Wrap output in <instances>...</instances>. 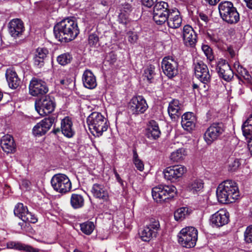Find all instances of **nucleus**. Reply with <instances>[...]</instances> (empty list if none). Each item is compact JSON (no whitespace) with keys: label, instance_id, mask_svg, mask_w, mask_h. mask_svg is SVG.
I'll return each mask as SVG.
<instances>
[{"label":"nucleus","instance_id":"obj_1","mask_svg":"<svg viewBox=\"0 0 252 252\" xmlns=\"http://www.w3.org/2000/svg\"><path fill=\"white\" fill-rule=\"evenodd\" d=\"M54 33L58 41L68 42L77 36L79 30L74 20L65 18L55 25Z\"/></svg>","mask_w":252,"mask_h":252},{"label":"nucleus","instance_id":"obj_2","mask_svg":"<svg viewBox=\"0 0 252 252\" xmlns=\"http://www.w3.org/2000/svg\"><path fill=\"white\" fill-rule=\"evenodd\" d=\"M216 194L219 202L231 203L235 201L239 196V190L237 184L231 180L223 181L218 187Z\"/></svg>","mask_w":252,"mask_h":252},{"label":"nucleus","instance_id":"obj_3","mask_svg":"<svg viewBox=\"0 0 252 252\" xmlns=\"http://www.w3.org/2000/svg\"><path fill=\"white\" fill-rule=\"evenodd\" d=\"M87 122L91 132L95 137L101 136L108 129L106 119L97 112L92 113L88 117Z\"/></svg>","mask_w":252,"mask_h":252},{"label":"nucleus","instance_id":"obj_4","mask_svg":"<svg viewBox=\"0 0 252 252\" xmlns=\"http://www.w3.org/2000/svg\"><path fill=\"white\" fill-rule=\"evenodd\" d=\"M218 9L220 18L228 24H235L239 21V14L232 2L222 1L219 4Z\"/></svg>","mask_w":252,"mask_h":252},{"label":"nucleus","instance_id":"obj_5","mask_svg":"<svg viewBox=\"0 0 252 252\" xmlns=\"http://www.w3.org/2000/svg\"><path fill=\"white\" fill-rule=\"evenodd\" d=\"M198 231L192 226L183 228L178 235V242L187 248L194 247L197 240Z\"/></svg>","mask_w":252,"mask_h":252},{"label":"nucleus","instance_id":"obj_6","mask_svg":"<svg viewBox=\"0 0 252 252\" xmlns=\"http://www.w3.org/2000/svg\"><path fill=\"white\" fill-rule=\"evenodd\" d=\"M176 189L174 186L160 185L152 189V194L153 199L158 203H162L172 198L176 193Z\"/></svg>","mask_w":252,"mask_h":252},{"label":"nucleus","instance_id":"obj_7","mask_svg":"<svg viewBox=\"0 0 252 252\" xmlns=\"http://www.w3.org/2000/svg\"><path fill=\"white\" fill-rule=\"evenodd\" d=\"M171 11L167 2H158L154 6L153 20L157 25H162L167 21Z\"/></svg>","mask_w":252,"mask_h":252},{"label":"nucleus","instance_id":"obj_8","mask_svg":"<svg viewBox=\"0 0 252 252\" xmlns=\"http://www.w3.org/2000/svg\"><path fill=\"white\" fill-rule=\"evenodd\" d=\"M51 184L54 189L59 193H65L71 189V183L64 174L54 175L51 180Z\"/></svg>","mask_w":252,"mask_h":252},{"label":"nucleus","instance_id":"obj_9","mask_svg":"<svg viewBox=\"0 0 252 252\" xmlns=\"http://www.w3.org/2000/svg\"><path fill=\"white\" fill-rule=\"evenodd\" d=\"M224 130L225 127L222 122L213 123L206 130L204 139L208 145H211L221 137Z\"/></svg>","mask_w":252,"mask_h":252},{"label":"nucleus","instance_id":"obj_10","mask_svg":"<svg viewBox=\"0 0 252 252\" xmlns=\"http://www.w3.org/2000/svg\"><path fill=\"white\" fill-rule=\"evenodd\" d=\"M56 103L53 98L45 95L35 102V108L38 114L44 116L51 113L55 109Z\"/></svg>","mask_w":252,"mask_h":252},{"label":"nucleus","instance_id":"obj_11","mask_svg":"<svg viewBox=\"0 0 252 252\" xmlns=\"http://www.w3.org/2000/svg\"><path fill=\"white\" fill-rule=\"evenodd\" d=\"M148 108L146 101L142 95L132 97L128 104L129 112L134 115L143 114Z\"/></svg>","mask_w":252,"mask_h":252},{"label":"nucleus","instance_id":"obj_12","mask_svg":"<svg viewBox=\"0 0 252 252\" xmlns=\"http://www.w3.org/2000/svg\"><path fill=\"white\" fill-rule=\"evenodd\" d=\"M160 227L158 220L152 219L150 223L141 230L138 235L143 241L149 242L153 237H156Z\"/></svg>","mask_w":252,"mask_h":252},{"label":"nucleus","instance_id":"obj_13","mask_svg":"<svg viewBox=\"0 0 252 252\" xmlns=\"http://www.w3.org/2000/svg\"><path fill=\"white\" fill-rule=\"evenodd\" d=\"M161 67L163 73L169 78L178 74V63L173 57H164L161 62Z\"/></svg>","mask_w":252,"mask_h":252},{"label":"nucleus","instance_id":"obj_14","mask_svg":"<svg viewBox=\"0 0 252 252\" xmlns=\"http://www.w3.org/2000/svg\"><path fill=\"white\" fill-rule=\"evenodd\" d=\"M194 73L195 77L204 84L209 83L211 79L207 65L202 61L194 63Z\"/></svg>","mask_w":252,"mask_h":252},{"label":"nucleus","instance_id":"obj_15","mask_svg":"<svg viewBox=\"0 0 252 252\" xmlns=\"http://www.w3.org/2000/svg\"><path fill=\"white\" fill-rule=\"evenodd\" d=\"M55 121V117L52 116L44 118L33 127L32 129L33 135L40 136L45 134Z\"/></svg>","mask_w":252,"mask_h":252},{"label":"nucleus","instance_id":"obj_16","mask_svg":"<svg viewBox=\"0 0 252 252\" xmlns=\"http://www.w3.org/2000/svg\"><path fill=\"white\" fill-rule=\"evenodd\" d=\"M48 92L46 83L37 78H33L29 85V93L32 96L44 95Z\"/></svg>","mask_w":252,"mask_h":252},{"label":"nucleus","instance_id":"obj_17","mask_svg":"<svg viewBox=\"0 0 252 252\" xmlns=\"http://www.w3.org/2000/svg\"><path fill=\"white\" fill-rule=\"evenodd\" d=\"M216 70L219 76L227 82L233 77L234 73L229 64L225 60L220 59L217 63Z\"/></svg>","mask_w":252,"mask_h":252},{"label":"nucleus","instance_id":"obj_18","mask_svg":"<svg viewBox=\"0 0 252 252\" xmlns=\"http://www.w3.org/2000/svg\"><path fill=\"white\" fill-rule=\"evenodd\" d=\"M186 171V168L184 166L176 165L167 167L163 171V174L166 179L174 181L182 177Z\"/></svg>","mask_w":252,"mask_h":252},{"label":"nucleus","instance_id":"obj_19","mask_svg":"<svg viewBox=\"0 0 252 252\" xmlns=\"http://www.w3.org/2000/svg\"><path fill=\"white\" fill-rule=\"evenodd\" d=\"M183 37L184 43L187 46L193 47L197 42V34L189 25H187L184 27Z\"/></svg>","mask_w":252,"mask_h":252},{"label":"nucleus","instance_id":"obj_20","mask_svg":"<svg viewBox=\"0 0 252 252\" xmlns=\"http://www.w3.org/2000/svg\"><path fill=\"white\" fill-rule=\"evenodd\" d=\"M229 220L228 213L220 210L211 216L210 222L213 226L219 227L227 224Z\"/></svg>","mask_w":252,"mask_h":252},{"label":"nucleus","instance_id":"obj_21","mask_svg":"<svg viewBox=\"0 0 252 252\" xmlns=\"http://www.w3.org/2000/svg\"><path fill=\"white\" fill-rule=\"evenodd\" d=\"M61 129L62 133L67 138L72 137L75 133L72 119L66 116L61 120Z\"/></svg>","mask_w":252,"mask_h":252},{"label":"nucleus","instance_id":"obj_22","mask_svg":"<svg viewBox=\"0 0 252 252\" xmlns=\"http://www.w3.org/2000/svg\"><path fill=\"white\" fill-rule=\"evenodd\" d=\"M8 29L10 35L16 38L22 34L24 31V24L19 19H14L9 23Z\"/></svg>","mask_w":252,"mask_h":252},{"label":"nucleus","instance_id":"obj_23","mask_svg":"<svg viewBox=\"0 0 252 252\" xmlns=\"http://www.w3.org/2000/svg\"><path fill=\"white\" fill-rule=\"evenodd\" d=\"M91 192L93 196L103 201H107L109 200V193L107 190L103 185L94 184L93 185Z\"/></svg>","mask_w":252,"mask_h":252},{"label":"nucleus","instance_id":"obj_24","mask_svg":"<svg viewBox=\"0 0 252 252\" xmlns=\"http://www.w3.org/2000/svg\"><path fill=\"white\" fill-rule=\"evenodd\" d=\"M3 151L7 153H13L16 151V144L13 137L9 134L4 135L0 140Z\"/></svg>","mask_w":252,"mask_h":252},{"label":"nucleus","instance_id":"obj_25","mask_svg":"<svg viewBox=\"0 0 252 252\" xmlns=\"http://www.w3.org/2000/svg\"><path fill=\"white\" fill-rule=\"evenodd\" d=\"M160 134L161 131L158 123L154 120L150 121L146 129V135L147 138L151 140H157Z\"/></svg>","mask_w":252,"mask_h":252},{"label":"nucleus","instance_id":"obj_26","mask_svg":"<svg viewBox=\"0 0 252 252\" xmlns=\"http://www.w3.org/2000/svg\"><path fill=\"white\" fill-rule=\"evenodd\" d=\"M5 76L9 88L16 89L20 86L21 80L15 70L10 69H7Z\"/></svg>","mask_w":252,"mask_h":252},{"label":"nucleus","instance_id":"obj_27","mask_svg":"<svg viewBox=\"0 0 252 252\" xmlns=\"http://www.w3.org/2000/svg\"><path fill=\"white\" fill-rule=\"evenodd\" d=\"M84 86L89 89L95 88L97 85L95 76L89 69L86 70L82 76Z\"/></svg>","mask_w":252,"mask_h":252},{"label":"nucleus","instance_id":"obj_28","mask_svg":"<svg viewBox=\"0 0 252 252\" xmlns=\"http://www.w3.org/2000/svg\"><path fill=\"white\" fill-rule=\"evenodd\" d=\"M181 125L183 128L191 131L195 127V117L192 113L186 112L182 116Z\"/></svg>","mask_w":252,"mask_h":252},{"label":"nucleus","instance_id":"obj_29","mask_svg":"<svg viewBox=\"0 0 252 252\" xmlns=\"http://www.w3.org/2000/svg\"><path fill=\"white\" fill-rule=\"evenodd\" d=\"M183 105L179 100L173 99L169 103L168 113L171 119H175L176 116L178 117L182 113Z\"/></svg>","mask_w":252,"mask_h":252},{"label":"nucleus","instance_id":"obj_30","mask_svg":"<svg viewBox=\"0 0 252 252\" xmlns=\"http://www.w3.org/2000/svg\"><path fill=\"white\" fill-rule=\"evenodd\" d=\"M171 10L172 11L166 22L168 26L170 28L177 29L181 26L182 20L180 16V12L178 10L175 9H171Z\"/></svg>","mask_w":252,"mask_h":252},{"label":"nucleus","instance_id":"obj_31","mask_svg":"<svg viewBox=\"0 0 252 252\" xmlns=\"http://www.w3.org/2000/svg\"><path fill=\"white\" fill-rule=\"evenodd\" d=\"M7 247L9 249H14L19 251H24L27 252H39V250L32 247L17 242H9L7 244Z\"/></svg>","mask_w":252,"mask_h":252},{"label":"nucleus","instance_id":"obj_32","mask_svg":"<svg viewBox=\"0 0 252 252\" xmlns=\"http://www.w3.org/2000/svg\"><path fill=\"white\" fill-rule=\"evenodd\" d=\"M242 129L243 135L248 139L249 149L252 155V125L244 122Z\"/></svg>","mask_w":252,"mask_h":252},{"label":"nucleus","instance_id":"obj_33","mask_svg":"<svg viewBox=\"0 0 252 252\" xmlns=\"http://www.w3.org/2000/svg\"><path fill=\"white\" fill-rule=\"evenodd\" d=\"M70 204L73 208L76 209L82 208L84 205V198L79 194L73 193L70 197Z\"/></svg>","mask_w":252,"mask_h":252},{"label":"nucleus","instance_id":"obj_34","mask_svg":"<svg viewBox=\"0 0 252 252\" xmlns=\"http://www.w3.org/2000/svg\"><path fill=\"white\" fill-rule=\"evenodd\" d=\"M186 155L184 148H179L173 152L170 155V159L174 162H180L184 159Z\"/></svg>","mask_w":252,"mask_h":252},{"label":"nucleus","instance_id":"obj_35","mask_svg":"<svg viewBox=\"0 0 252 252\" xmlns=\"http://www.w3.org/2000/svg\"><path fill=\"white\" fill-rule=\"evenodd\" d=\"M203 188V183L202 180L195 179L189 184L188 189L193 193H195L201 190Z\"/></svg>","mask_w":252,"mask_h":252},{"label":"nucleus","instance_id":"obj_36","mask_svg":"<svg viewBox=\"0 0 252 252\" xmlns=\"http://www.w3.org/2000/svg\"><path fill=\"white\" fill-rule=\"evenodd\" d=\"M29 212L27 207L25 206L23 203H19L15 207L14 210V215L21 219L22 220L24 217L27 215Z\"/></svg>","mask_w":252,"mask_h":252},{"label":"nucleus","instance_id":"obj_37","mask_svg":"<svg viewBox=\"0 0 252 252\" xmlns=\"http://www.w3.org/2000/svg\"><path fill=\"white\" fill-rule=\"evenodd\" d=\"M189 208L182 207L175 211L174 216L175 220L177 221H182L189 215Z\"/></svg>","mask_w":252,"mask_h":252},{"label":"nucleus","instance_id":"obj_38","mask_svg":"<svg viewBox=\"0 0 252 252\" xmlns=\"http://www.w3.org/2000/svg\"><path fill=\"white\" fill-rule=\"evenodd\" d=\"M72 59V56L70 54L65 53L59 55L57 58V61L60 64L64 66L70 63Z\"/></svg>","mask_w":252,"mask_h":252},{"label":"nucleus","instance_id":"obj_39","mask_svg":"<svg viewBox=\"0 0 252 252\" xmlns=\"http://www.w3.org/2000/svg\"><path fill=\"white\" fill-rule=\"evenodd\" d=\"M94 228V225L92 221H87L80 224L81 230L86 235H90Z\"/></svg>","mask_w":252,"mask_h":252},{"label":"nucleus","instance_id":"obj_40","mask_svg":"<svg viewBox=\"0 0 252 252\" xmlns=\"http://www.w3.org/2000/svg\"><path fill=\"white\" fill-rule=\"evenodd\" d=\"M155 68L154 65H150L144 70V76L147 79L149 83H152L153 82L155 75Z\"/></svg>","mask_w":252,"mask_h":252},{"label":"nucleus","instance_id":"obj_41","mask_svg":"<svg viewBox=\"0 0 252 252\" xmlns=\"http://www.w3.org/2000/svg\"><path fill=\"white\" fill-rule=\"evenodd\" d=\"M99 38L97 32L91 33L88 37V44L91 47H96L99 46Z\"/></svg>","mask_w":252,"mask_h":252},{"label":"nucleus","instance_id":"obj_42","mask_svg":"<svg viewBox=\"0 0 252 252\" xmlns=\"http://www.w3.org/2000/svg\"><path fill=\"white\" fill-rule=\"evenodd\" d=\"M241 164V162L239 159H234L233 160L229 161L228 170L230 172H235L239 168Z\"/></svg>","mask_w":252,"mask_h":252},{"label":"nucleus","instance_id":"obj_43","mask_svg":"<svg viewBox=\"0 0 252 252\" xmlns=\"http://www.w3.org/2000/svg\"><path fill=\"white\" fill-rule=\"evenodd\" d=\"M202 49L207 59L210 61H213L214 59V55L212 49L207 45H203L202 46Z\"/></svg>","mask_w":252,"mask_h":252},{"label":"nucleus","instance_id":"obj_44","mask_svg":"<svg viewBox=\"0 0 252 252\" xmlns=\"http://www.w3.org/2000/svg\"><path fill=\"white\" fill-rule=\"evenodd\" d=\"M49 53L48 50L46 48H38L36 49L35 57L45 59Z\"/></svg>","mask_w":252,"mask_h":252},{"label":"nucleus","instance_id":"obj_45","mask_svg":"<svg viewBox=\"0 0 252 252\" xmlns=\"http://www.w3.org/2000/svg\"><path fill=\"white\" fill-rule=\"evenodd\" d=\"M24 219H23V221L24 222H29L31 223H34L37 221V218L35 216L34 214H33L32 213L30 212H28L27 213V215L24 216Z\"/></svg>","mask_w":252,"mask_h":252},{"label":"nucleus","instance_id":"obj_46","mask_svg":"<svg viewBox=\"0 0 252 252\" xmlns=\"http://www.w3.org/2000/svg\"><path fill=\"white\" fill-rule=\"evenodd\" d=\"M245 240L247 243H252V225L247 227L244 234Z\"/></svg>","mask_w":252,"mask_h":252},{"label":"nucleus","instance_id":"obj_47","mask_svg":"<svg viewBox=\"0 0 252 252\" xmlns=\"http://www.w3.org/2000/svg\"><path fill=\"white\" fill-rule=\"evenodd\" d=\"M158 0H140L141 4L147 8H151L158 2Z\"/></svg>","mask_w":252,"mask_h":252},{"label":"nucleus","instance_id":"obj_48","mask_svg":"<svg viewBox=\"0 0 252 252\" xmlns=\"http://www.w3.org/2000/svg\"><path fill=\"white\" fill-rule=\"evenodd\" d=\"M44 60L43 58H39L38 57H34V64L39 68L42 67L44 64Z\"/></svg>","mask_w":252,"mask_h":252},{"label":"nucleus","instance_id":"obj_49","mask_svg":"<svg viewBox=\"0 0 252 252\" xmlns=\"http://www.w3.org/2000/svg\"><path fill=\"white\" fill-rule=\"evenodd\" d=\"M133 163L138 170L142 171L144 170V163L141 159H136L133 161Z\"/></svg>","mask_w":252,"mask_h":252},{"label":"nucleus","instance_id":"obj_50","mask_svg":"<svg viewBox=\"0 0 252 252\" xmlns=\"http://www.w3.org/2000/svg\"><path fill=\"white\" fill-rule=\"evenodd\" d=\"M128 35V40L129 42L131 43H134L136 42L138 39V36L136 33L133 32H129Z\"/></svg>","mask_w":252,"mask_h":252},{"label":"nucleus","instance_id":"obj_51","mask_svg":"<svg viewBox=\"0 0 252 252\" xmlns=\"http://www.w3.org/2000/svg\"><path fill=\"white\" fill-rule=\"evenodd\" d=\"M207 38L209 40H210L212 42L214 43H217L219 41V38L218 35L213 34L210 33L209 32L207 33Z\"/></svg>","mask_w":252,"mask_h":252},{"label":"nucleus","instance_id":"obj_52","mask_svg":"<svg viewBox=\"0 0 252 252\" xmlns=\"http://www.w3.org/2000/svg\"><path fill=\"white\" fill-rule=\"evenodd\" d=\"M72 80L70 79L67 78H64L60 80V83L61 85H63L64 87H66L70 84Z\"/></svg>","mask_w":252,"mask_h":252},{"label":"nucleus","instance_id":"obj_53","mask_svg":"<svg viewBox=\"0 0 252 252\" xmlns=\"http://www.w3.org/2000/svg\"><path fill=\"white\" fill-rule=\"evenodd\" d=\"M114 174L115 175V176L116 177V180L117 181V182L120 184V185H121L122 187H123L124 186V181L121 179L119 174L118 173V172H117V170L115 169H114Z\"/></svg>","mask_w":252,"mask_h":252},{"label":"nucleus","instance_id":"obj_54","mask_svg":"<svg viewBox=\"0 0 252 252\" xmlns=\"http://www.w3.org/2000/svg\"><path fill=\"white\" fill-rule=\"evenodd\" d=\"M123 9L126 12H129L132 10V6L128 3H125L123 5Z\"/></svg>","mask_w":252,"mask_h":252},{"label":"nucleus","instance_id":"obj_55","mask_svg":"<svg viewBox=\"0 0 252 252\" xmlns=\"http://www.w3.org/2000/svg\"><path fill=\"white\" fill-rule=\"evenodd\" d=\"M243 70V73L241 76H242L245 79L249 80L250 78H251V76L250 75L249 72L246 69Z\"/></svg>","mask_w":252,"mask_h":252},{"label":"nucleus","instance_id":"obj_56","mask_svg":"<svg viewBox=\"0 0 252 252\" xmlns=\"http://www.w3.org/2000/svg\"><path fill=\"white\" fill-rule=\"evenodd\" d=\"M199 17H200V19L201 20H202L203 21L205 22L206 24L209 21L208 16L204 13H200Z\"/></svg>","mask_w":252,"mask_h":252},{"label":"nucleus","instance_id":"obj_57","mask_svg":"<svg viewBox=\"0 0 252 252\" xmlns=\"http://www.w3.org/2000/svg\"><path fill=\"white\" fill-rule=\"evenodd\" d=\"M133 161L136 160V159H139L138 154L136 151V149L134 148L133 149Z\"/></svg>","mask_w":252,"mask_h":252},{"label":"nucleus","instance_id":"obj_58","mask_svg":"<svg viewBox=\"0 0 252 252\" xmlns=\"http://www.w3.org/2000/svg\"><path fill=\"white\" fill-rule=\"evenodd\" d=\"M244 123L252 125V113L249 116L247 119L244 122Z\"/></svg>","mask_w":252,"mask_h":252},{"label":"nucleus","instance_id":"obj_59","mask_svg":"<svg viewBox=\"0 0 252 252\" xmlns=\"http://www.w3.org/2000/svg\"><path fill=\"white\" fill-rule=\"evenodd\" d=\"M246 3L247 6L252 9V0H244Z\"/></svg>","mask_w":252,"mask_h":252},{"label":"nucleus","instance_id":"obj_60","mask_svg":"<svg viewBox=\"0 0 252 252\" xmlns=\"http://www.w3.org/2000/svg\"><path fill=\"white\" fill-rule=\"evenodd\" d=\"M61 131V128H54L52 131V132L54 134H58L59 133H60V132Z\"/></svg>","mask_w":252,"mask_h":252},{"label":"nucleus","instance_id":"obj_61","mask_svg":"<svg viewBox=\"0 0 252 252\" xmlns=\"http://www.w3.org/2000/svg\"><path fill=\"white\" fill-rule=\"evenodd\" d=\"M245 69L244 67H243L242 66H238L237 68V71L238 72L242 75V74L243 73V70Z\"/></svg>","mask_w":252,"mask_h":252},{"label":"nucleus","instance_id":"obj_62","mask_svg":"<svg viewBox=\"0 0 252 252\" xmlns=\"http://www.w3.org/2000/svg\"><path fill=\"white\" fill-rule=\"evenodd\" d=\"M109 56L111 58L112 62H114L116 60V56L113 53H110L109 54Z\"/></svg>","mask_w":252,"mask_h":252},{"label":"nucleus","instance_id":"obj_63","mask_svg":"<svg viewBox=\"0 0 252 252\" xmlns=\"http://www.w3.org/2000/svg\"><path fill=\"white\" fill-rule=\"evenodd\" d=\"M198 88H199V86H198V85L197 84H194H194L192 85V89H193V90H195V89H198Z\"/></svg>","mask_w":252,"mask_h":252},{"label":"nucleus","instance_id":"obj_64","mask_svg":"<svg viewBox=\"0 0 252 252\" xmlns=\"http://www.w3.org/2000/svg\"><path fill=\"white\" fill-rule=\"evenodd\" d=\"M73 252H82V251H80V250H78L77 249H75L74 250Z\"/></svg>","mask_w":252,"mask_h":252}]
</instances>
